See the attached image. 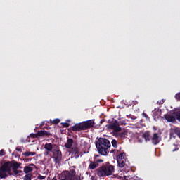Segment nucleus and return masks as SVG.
Listing matches in <instances>:
<instances>
[{
  "label": "nucleus",
  "instance_id": "2eb2a0df",
  "mask_svg": "<svg viewBox=\"0 0 180 180\" xmlns=\"http://www.w3.org/2000/svg\"><path fill=\"white\" fill-rule=\"evenodd\" d=\"M143 139H145L146 141H150L151 140V135L150 134V131H146L143 134Z\"/></svg>",
  "mask_w": 180,
  "mask_h": 180
},
{
  "label": "nucleus",
  "instance_id": "f704fd0d",
  "mask_svg": "<svg viewBox=\"0 0 180 180\" xmlns=\"http://www.w3.org/2000/svg\"><path fill=\"white\" fill-rule=\"evenodd\" d=\"M32 160H33V158H25L26 162H29L32 161Z\"/></svg>",
  "mask_w": 180,
  "mask_h": 180
},
{
  "label": "nucleus",
  "instance_id": "9b49d317",
  "mask_svg": "<svg viewBox=\"0 0 180 180\" xmlns=\"http://www.w3.org/2000/svg\"><path fill=\"white\" fill-rule=\"evenodd\" d=\"M71 130L72 131H84V126L82 125V122L78 123L75 124L74 126L72 127Z\"/></svg>",
  "mask_w": 180,
  "mask_h": 180
},
{
  "label": "nucleus",
  "instance_id": "4be33fe9",
  "mask_svg": "<svg viewBox=\"0 0 180 180\" xmlns=\"http://www.w3.org/2000/svg\"><path fill=\"white\" fill-rule=\"evenodd\" d=\"M24 180H32V173H27L23 178Z\"/></svg>",
  "mask_w": 180,
  "mask_h": 180
},
{
  "label": "nucleus",
  "instance_id": "393cba45",
  "mask_svg": "<svg viewBox=\"0 0 180 180\" xmlns=\"http://www.w3.org/2000/svg\"><path fill=\"white\" fill-rule=\"evenodd\" d=\"M51 122L53 123V124H58V123H60V119L56 118Z\"/></svg>",
  "mask_w": 180,
  "mask_h": 180
},
{
  "label": "nucleus",
  "instance_id": "37998d69",
  "mask_svg": "<svg viewBox=\"0 0 180 180\" xmlns=\"http://www.w3.org/2000/svg\"><path fill=\"white\" fill-rule=\"evenodd\" d=\"M52 180H57V178L54 177Z\"/></svg>",
  "mask_w": 180,
  "mask_h": 180
},
{
  "label": "nucleus",
  "instance_id": "6ab92c4d",
  "mask_svg": "<svg viewBox=\"0 0 180 180\" xmlns=\"http://www.w3.org/2000/svg\"><path fill=\"white\" fill-rule=\"evenodd\" d=\"M32 171H33V167L30 166H25L24 167L25 174H30V172H32Z\"/></svg>",
  "mask_w": 180,
  "mask_h": 180
},
{
  "label": "nucleus",
  "instance_id": "4c0bfd02",
  "mask_svg": "<svg viewBox=\"0 0 180 180\" xmlns=\"http://www.w3.org/2000/svg\"><path fill=\"white\" fill-rule=\"evenodd\" d=\"M116 153V150L112 149V150H110V153H111V154H113V153Z\"/></svg>",
  "mask_w": 180,
  "mask_h": 180
},
{
  "label": "nucleus",
  "instance_id": "a211bd4d",
  "mask_svg": "<svg viewBox=\"0 0 180 180\" xmlns=\"http://www.w3.org/2000/svg\"><path fill=\"white\" fill-rule=\"evenodd\" d=\"M22 155H24V157H33V155H36V152H29V151H27V152H24L22 153Z\"/></svg>",
  "mask_w": 180,
  "mask_h": 180
},
{
  "label": "nucleus",
  "instance_id": "72a5a7b5",
  "mask_svg": "<svg viewBox=\"0 0 180 180\" xmlns=\"http://www.w3.org/2000/svg\"><path fill=\"white\" fill-rule=\"evenodd\" d=\"M15 150L16 151H22V148L20 146H17Z\"/></svg>",
  "mask_w": 180,
  "mask_h": 180
},
{
  "label": "nucleus",
  "instance_id": "ddd939ff",
  "mask_svg": "<svg viewBox=\"0 0 180 180\" xmlns=\"http://www.w3.org/2000/svg\"><path fill=\"white\" fill-rule=\"evenodd\" d=\"M72 144H74V140L72 139H68L65 144V147L66 148H72Z\"/></svg>",
  "mask_w": 180,
  "mask_h": 180
},
{
  "label": "nucleus",
  "instance_id": "f3484780",
  "mask_svg": "<svg viewBox=\"0 0 180 180\" xmlns=\"http://www.w3.org/2000/svg\"><path fill=\"white\" fill-rule=\"evenodd\" d=\"M126 155V153H124V152L120 153L117 156V161H122V160H124V156Z\"/></svg>",
  "mask_w": 180,
  "mask_h": 180
},
{
  "label": "nucleus",
  "instance_id": "bb28decb",
  "mask_svg": "<svg viewBox=\"0 0 180 180\" xmlns=\"http://www.w3.org/2000/svg\"><path fill=\"white\" fill-rule=\"evenodd\" d=\"M142 116H143V117H145V119H146V120H150V117H148V115L146 112H143Z\"/></svg>",
  "mask_w": 180,
  "mask_h": 180
},
{
  "label": "nucleus",
  "instance_id": "5701e85b",
  "mask_svg": "<svg viewBox=\"0 0 180 180\" xmlns=\"http://www.w3.org/2000/svg\"><path fill=\"white\" fill-rule=\"evenodd\" d=\"M111 144L112 146V147L114 148H117V141H116L115 139H113L112 141H111Z\"/></svg>",
  "mask_w": 180,
  "mask_h": 180
},
{
  "label": "nucleus",
  "instance_id": "7ed1b4c3",
  "mask_svg": "<svg viewBox=\"0 0 180 180\" xmlns=\"http://www.w3.org/2000/svg\"><path fill=\"white\" fill-rule=\"evenodd\" d=\"M8 175H12V172L11 170V161L4 162L0 167V179H5V178H8Z\"/></svg>",
  "mask_w": 180,
  "mask_h": 180
},
{
  "label": "nucleus",
  "instance_id": "4468645a",
  "mask_svg": "<svg viewBox=\"0 0 180 180\" xmlns=\"http://www.w3.org/2000/svg\"><path fill=\"white\" fill-rule=\"evenodd\" d=\"M97 167H99V164H98V162H96V161H91L88 169H95V168H97Z\"/></svg>",
  "mask_w": 180,
  "mask_h": 180
},
{
  "label": "nucleus",
  "instance_id": "f8f14e48",
  "mask_svg": "<svg viewBox=\"0 0 180 180\" xmlns=\"http://www.w3.org/2000/svg\"><path fill=\"white\" fill-rule=\"evenodd\" d=\"M37 133L38 135V139L39 137H49L51 134H50L49 131H44V130L38 131Z\"/></svg>",
  "mask_w": 180,
  "mask_h": 180
},
{
  "label": "nucleus",
  "instance_id": "e433bc0d",
  "mask_svg": "<svg viewBox=\"0 0 180 180\" xmlns=\"http://www.w3.org/2000/svg\"><path fill=\"white\" fill-rule=\"evenodd\" d=\"M96 162H97V164H99V162H103V160L102 159H98L96 161Z\"/></svg>",
  "mask_w": 180,
  "mask_h": 180
},
{
  "label": "nucleus",
  "instance_id": "7c9ffc66",
  "mask_svg": "<svg viewBox=\"0 0 180 180\" xmlns=\"http://www.w3.org/2000/svg\"><path fill=\"white\" fill-rule=\"evenodd\" d=\"M37 179H40V180L46 179V176H41V175H39L37 176Z\"/></svg>",
  "mask_w": 180,
  "mask_h": 180
},
{
  "label": "nucleus",
  "instance_id": "423d86ee",
  "mask_svg": "<svg viewBox=\"0 0 180 180\" xmlns=\"http://www.w3.org/2000/svg\"><path fill=\"white\" fill-rule=\"evenodd\" d=\"M21 164L13 160V161H10V169H13V174L15 175V176H16V175H18V174H20V172H22L21 170H18V168L20 167Z\"/></svg>",
  "mask_w": 180,
  "mask_h": 180
},
{
  "label": "nucleus",
  "instance_id": "39448f33",
  "mask_svg": "<svg viewBox=\"0 0 180 180\" xmlns=\"http://www.w3.org/2000/svg\"><path fill=\"white\" fill-rule=\"evenodd\" d=\"M52 153L55 164H60L63 158V154L61 153V150H60V149H53Z\"/></svg>",
  "mask_w": 180,
  "mask_h": 180
},
{
  "label": "nucleus",
  "instance_id": "a878e982",
  "mask_svg": "<svg viewBox=\"0 0 180 180\" xmlns=\"http://www.w3.org/2000/svg\"><path fill=\"white\" fill-rule=\"evenodd\" d=\"M173 146H175V148H172L173 153H175V151H178V150H179V148H178V145L174 143Z\"/></svg>",
  "mask_w": 180,
  "mask_h": 180
},
{
  "label": "nucleus",
  "instance_id": "6e6552de",
  "mask_svg": "<svg viewBox=\"0 0 180 180\" xmlns=\"http://www.w3.org/2000/svg\"><path fill=\"white\" fill-rule=\"evenodd\" d=\"M84 130H88V129H92L95 126V120H89L82 122Z\"/></svg>",
  "mask_w": 180,
  "mask_h": 180
},
{
  "label": "nucleus",
  "instance_id": "9d476101",
  "mask_svg": "<svg viewBox=\"0 0 180 180\" xmlns=\"http://www.w3.org/2000/svg\"><path fill=\"white\" fill-rule=\"evenodd\" d=\"M150 140L153 146H157L158 144H160V141H161V138L160 137V135L158 133H155L153 134L152 138H150Z\"/></svg>",
  "mask_w": 180,
  "mask_h": 180
},
{
  "label": "nucleus",
  "instance_id": "2f4dec72",
  "mask_svg": "<svg viewBox=\"0 0 180 180\" xmlns=\"http://www.w3.org/2000/svg\"><path fill=\"white\" fill-rule=\"evenodd\" d=\"M63 127H70V124L68 122H64V123H63Z\"/></svg>",
  "mask_w": 180,
  "mask_h": 180
},
{
  "label": "nucleus",
  "instance_id": "c85d7f7f",
  "mask_svg": "<svg viewBox=\"0 0 180 180\" xmlns=\"http://www.w3.org/2000/svg\"><path fill=\"white\" fill-rule=\"evenodd\" d=\"M165 102V99L160 100L157 102L158 105H164V103Z\"/></svg>",
  "mask_w": 180,
  "mask_h": 180
},
{
  "label": "nucleus",
  "instance_id": "dca6fc26",
  "mask_svg": "<svg viewBox=\"0 0 180 180\" xmlns=\"http://www.w3.org/2000/svg\"><path fill=\"white\" fill-rule=\"evenodd\" d=\"M44 148L46 151H51V153L54 150H53V143H46L44 145Z\"/></svg>",
  "mask_w": 180,
  "mask_h": 180
},
{
  "label": "nucleus",
  "instance_id": "c756f323",
  "mask_svg": "<svg viewBox=\"0 0 180 180\" xmlns=\"http://www.w3.org/2000/svg\"><path fill=\"white\" fill-rule=\"evenodd\" d=\"M175 99H176V101H180V93H177L175 95Z\"/></svg>",
  "mask_w": 180,
  "mask_h": 180
},
{
  "label": "nucleus",
  "instance_id": "c9c22d12",
  "mask_svg": "<svg viewBox=\"0 0 180 180\" xmlns=\"http://www.w3.org/2000/svg\"><path fill=\"white\" fill-rule=\"evenodd\" d=\"M50 153H51V151L46 150L44 152V155L46 157V155H49V154H50Z\"/></svg>",
  "mask_w": 180,
  "mask_h": 180
},
{
  "label": "nucleus",
  "instance_id": "cd10ccee",
  "mask_svg": "<svg viewBox=\"0 0 180 180\" xmlns=\"http://www.w3.org/2000/svg\"><path fill=\"white\" fill-rule=\"evenodd\" d=\"M30 137L32 139H39V136L37 135V132L36 134H31Z\"/></svg>",
  "mask_w": 180,
  "mask_h": 180
},
{
  "label": "nucleus",
  "instance_id": "58836bf2",
  "mask_svg": "<svg viewBox=\"0 0 180 180\" xmlns=\"http://www.w3.org/2000/svg\"><path fill=\"white\" fill-rule=\"evenodd\" d=\"M30 167H35V165H34V164L31 163V164H30Z\"/></svg>",
  "mask_w": 180,
  "mask_h": 180
},
{
  "label": "nucleus",
  "instance_id": "20e7f679",
  "mask_svg": "<svg viewBox=\"0 0 180 180\" xmlns=\"http://www.w3.org/2000/svg\"><path fill=\"white\" fill-rule=\"evenodd\" d=\"M165 119L170 123H174L176 120L180 122V111H176L171 114H165Z\"/></svg>",
  "mask_w": 180,
  "mask_h": 180
},
{
  "label": "nucleus",
  "instance_id": "aec40b11",
  "mask_svg": "<svg viewBox=\"0 0 180 180\" xmlns=\"http://www.w3.org/2000/svg\"><path fill=\"white\" fill-rule=\"evenodd\" d=\"M117 162L120 168H124V167H126V162H124V160H117Z\"/></svg>",
  "mask_w": 180,
  "mask_h": 180
},
{
  "label": "nucleus",
  "instance_id": "b1692460",
  "mask_svg": "<svg viewBox=\"0 0 180 180\" xmlns=\"http://www.w3.org/2000/svg\"><path fill=\"white\" fill-rule=\"evenodd\" d=\"M175 134H176L175 133V129H172L171 131H170V139H175Z\"/></svg>",
  "mask_w": 180,
  "mask_h": 180
},
{
  "label": "nucleus",
  "instance_id": "f257e3e1",
  "mask_svg": "<svg viewBox=\"0 0 180 180\" xmlns=\"http://www.w3.org/2000/svg\"><path fill=\"white\" fill-rule=\"evenodd\" d=\"M110 141L106 138H99L96 142V147L98 154L106 156L109 154L111 147Z\"/></svg>",
  "mask_w": 180,
  "mask_h": 180
},
{
  "label": "nucleus",
  "instance_id": "1a4fd4ad",
  "mask_svg": "<svg viewBox=\"0 0 180 180\" xmlns=\"http://www.w3.org/2000/svg\"><path fill=\"white\" fill-rule=\"evenodd\" d=\"M70 154H71V155L75 157V158H78L79 157V155H80V150H79V148L78 147L74 146L70 149Z\"/></svg>",
  "mask_w": 180,
  "mask_h": 180
},
{
  "label": "nucleus",
  "instance_id": "473e14b6",
  "mask_svg": "<svg viewBox=\"0 0 180 180\" xmlns=\"http://www.w3.org/2000/svg\"><path fill=\"white\" fill-rule=\"evenodd\" d=\"M5 154H6L5 150H4V149H1L0 150V155L4 156L5 155Z\"/></svg>",
  "mask_w": 180,
  "mask_h": 180
},
{
  "label": "nucleus",
  "instance_id": "ea45409f",
  "mask_svg": "<svg viewBox=\"0 0 180 180\" xmlns=\"http://www.w3.org/2000/svg\"><path fill=\"white\" fill-rule=\"evenodd\" d=\"M103 122H105V120H101L100 121L101 124H102V123H103Z\"/></svg>",
  "mask_w": 180,
  "mask_h": 180
},
{
  "label": "nucleus",
  "instance_id": "412c9836",
  "mask_svg": "<svg viewBox=\"0 0 180 180\" xmlns=\"http://www.w3.org/2000/svg\"><path fill=\"white\" fill-rule=\"evenodd\" d=\"M127 131H124L123 132L118 133L119 137H121L122 139L126 137L127 136Z\"/></svg>",
  "mask_w": 180,
  "mask_h": 180
},
{
  "label": "nucleus",
  "instance_id": "a19ab883",
  "mask_svg": "<svg viewBox=\"0 0 180 180\" xmlns=\"http://www.w3.org/2000/svg\"><path fill=\"white\" fill-rule=\"evenodd\" d=\"M91 180H95V179H95V176H92L91 177Z\"/></svg>",
  "mask_w": 180,
  "mask_h": 180
},
{
  "label": "nucleus",
  "instance_id": "f03ea898",
  "mask_svg": "<svg viewBox=\"0 0 180 180\" xmlns=\"http://www.w3.org/2000/svg\"><path fill=\"white\" fill-rule=\"evenodd\" d=\"M115 172V166L110 165V163L107 162L105 165L100 167L97 169V175L99 178H105L112 175Z\"/></svg>",
  "mask_w": 180,
  "mask_h": 180
},
{
  "label": "nucleus",
  "instance_id": "79ce46f5",
  "mask_svg": "<svg viewBox=\"0 0 180 180\" xmlns=\"http://www.w3.org/2000/svg\"><path fill=\"white\" fill-rule=\"evenodd\" d=\"M76 180H81V177L78 176V178H77Z\"/></svg>",
  "mask_w": 180,
  "mask_h": 180
},
{
  "label": "nucleus",
  "instance_id": "0eeeda50",
  "mask_svg": "<svg viewBox=\"0 0 180 180\" xmlns=\"http://www.w3.org/2000/svg\"><path fill=\"white\" fill-rule=\"evenodd\" d=\"M120 126V123L115 120L108 125V129H110V130H113L115 131V133H119V131H122V128Z\"/></svg>",
  "mask_w": 180,
  "mask_h": 180
}]
</instances>
